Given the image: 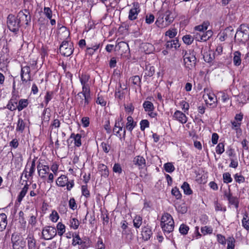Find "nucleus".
Returning a JSON list of instances; mask_svg holds the SVG:
<instances>
[{
  "mask_svg": "<svg viewBox=\"0 0 249 249\" xmlns=\"http://www.w3.org/2000/svg\"><path fill=\"white\" fill-rule=\"evenodd\" d=\"M233 62L235 66H238L241 63V53L239 51H235L233 53Z\"/></svg>",
  "mask_w": 249,
  "mask_h": 249,
  "instance_id": "nucleus-22",
  "label": "nucleus"
},
{
  "mask_svg": "<svg viewBox=\"0 0 249 249\" xmlns=\"http://www.w3.org/2000/svg\"><path fill=\"white\" fill-rule=\"evenodd\" d=\"M7 108L11 111L18 109V105L16 100L12 98L7 104Z\"/></svg>",
  "mask_w": 249,
  "mask_h": 249,
  "instance_id": "nucleus-28",
  "label": "nucleus"
},
{
  "mask_svg": "<svg viewBox=\"0 0 249 249\" xmlns=\"http://www.w3.org/2000/svg\"><path fill=\"white\" fill-rule=\"evenodd\" d=\"M206 104L209 105L212 107L217 106V98L215 95L212 92H209L203 95Z\"/></svg>",
  "mask_w": 249,
  "mask_h": 249,
  "instance_id": "nucleus-8",
  "label": "nucleus"
},
{
  "mask_svg": "<svg viewBox=\"0 0 249 249\" xmlns=\"http://www.w3.org/2000/svg\"><path fill=\"white\" fill-rule=\"evenodd\" d=\"M7 224V216L4 213L0 214V231H3Z\"/></svg>",
  "mask_w": 249,
  "mask_h": 249,
  "instance_id": "nucleus-21",
  "label": "nucleus"
},
{
  "mask_svg": "<svg viewBox=\"0 0 249 249\" xmlns=\"http://www.w3.org/2000/svg\"><path fill=\"white\" fill-rule=\"evenodd\" d=\"M172 194L177 199H180L182 196L178 189L177 187H175L172 189Z\"/></svg>",
  "mask_w": 249,
  "mask_h": 249,
  "instance_id": "nucleus-44",
  "label": "nucleus"
},
{
  "mask_svg": "<svg viewBox=\"0 0 249 249\" xmlns=\"http://www.w3.org/2000/svg\"><path fill=\"white\" fill-rule=\"evenodd\" d=\"M133 162L140 169H143L146 167V160L142 156H137L135 157L133 159Z\"/></svg>",
  "mask_w": 249,
  "mask_h": 249,
  "instance_id": "nucleus-13",
  "label": "nucleus"
},
{
  "mask_svg": "<svg viewBox=\"0 0 249 249\" xmlns=\"http://www.w3.org/2000/svg\"><path fill=\"white\" fill-rule=\"evenodd\" d=\"M223 181L224 183H228L231 182L232 180L229 173H225L223 175Z\"/></svg>",
  "mask_w": 249,
  "mask_h": 249,
  "instance_id": "nucleus-47",
  "label": "nucleus"
},
{
  "mask_svg": "<svg viewBox=\"0 0 249 249\" xmlns=\"http://www.w3.org/2000/svg\"><path fill=\"white\" fill-rule=\"evenodd\" d=\"M182 39L185 44L190 45L193 42L194 38L191 35H186L183 37Z\"/></svg>",
  "mask_w": 249,
  "mask_h": 249,
  "instance_id": "nucleus-40",
  "label": "nucleus"
},
{
  "mask_svg": "<svg viewBox=\"0 0 249 249\" xmlns=\"http://www.w3.org/2000/svg\"><path fill=\"white\" fill-rule=\"evenodd\" d=\"M177 29L175 28H172L166 32L165 36H169L170 38H173L177 35Z\"/></svg>",
  "mask_w": 249,
  "mask_h": 249,
  "instance_id": "nucleus-38",
  "label": "nucleus"
},
{
  "mask_svg": "<svg viewBox=\"0 0 249 249\" xmlns=\"http://www.w3.org/2000/svg\"><path fill=\"white\" fill-rule=\"evenodd\" d=\"M61 54L64 56H69L73 52V49L71 43L68 41H63L59 47Z\"/></svg>",
  "mask_w": 249,
  "mask_h": 249,
  "instance_id": "nucleus-6",
  "label": "nucleus"
},
{
  "mask_svg": "<svg viewBox=\"0 0 249 249\" xmlns=\"http://www.w3.org/2000/svg\"><path fill=\"white\" fill-rule=\"evenodd\" d=\"M234 179L235 181L239 183H243L245 182V178L243 176L238 175V174H236L234 175Z\"/></svg>",
  "mask_w": 249,
  "mask_h": 249,
  "instance_id": "nucleus-55",
  "label": "nucleus"
},
{
  "mask_svg": "<svg viewBox=\"0 0 249 249\" xmlns=\"http://www.w3.org/2000/svg\"><path fill=\"white\" fill-rule=\"evenodd\" d=\"M184 65L185 68L192 70L196 66V53L192 51H186L183 54Z\"/></svg>",
  "mask_w": 249,
  "mask_h": 249,
  "instance_id": "nucleus-5",
  "label": "nucleus"
},
{
  "mask_svg": "<svg viewBox=\"0 0 249 249\" xmlns=\"http://www.w3.org/2000/svg\"><path fill=\"white\" fill-rule=\"evenodd\" d=\"M173 117L182 124H185L187 121V118L185 114L179 110H177L174 113Z\"/></svg>",
  "mask_w": 249,
  "mask_h": 249,
  "instance_id": "nucleus-17",
  "label": "nucleus"
},
{
  "mask_svg": "<svg viewBox=\"0 0 249 249\" xmlns=\"http://www.w3.org/2000/svg\"><path fill=\"white\" fill-rule=\"evenodd\" d=\"M28 104V100L27 99H21L19 100L18 104V110L21 111L23 108L26 107Z\"/></svg>",
  "mask_w": 249,
  "mask_h": 249,
  "instance_id": "nucleus-36",
  "label": "nucleus"
},
{
  "mask_svg": "<svg viewBox=\"0 0 249 249\" xmlns=\"http://www.w3.org/2000/svg\"><path fill=\"white\" fill-rule=\"evenodd\" d=\"M141 129L144 130L145 128L148 127L149 126V122L147 120H142L140 122Z\"/></svg>",
  "mask_w": 249,
  "mask_h": 249,
  "instance_id": "nucleus-54",
  "label": "nucleus"
},
{
  "mask_svg": "<svg viewBox=\"0 0 249 249\" xmlns=\"http://www.w3.org/2000/svg\"><path fill=\"white\" fill-rule=\"evenodd\" d=\"M242 225L247 230H249V220L246 217H244L242 219Z\"/></svg>",
  "mask_w": 249,
  "mask_h": 249,
  "instance_id": "nucleus-62",
  "label": "nucleus"
},
{
  "mask_svg": "<svg viewBox=\"0 0 249 249\" xmlns=\"http://www.w3.org/2000/svg\"><path fill=\"white\" fill-rule=\"evenodd\" d=\"M142 222V219L140 215L136 216L133 219V225L136 228H139Z\"/></svg>",
  "mask_w": 249,
  "mask_h": 249,
  "instance_id": "nucleus-33",
  "label": "nucleus"
},
{
  "mask_svg": "<svg viewBox=\"0 0 249 249\" xmlns=\"http://www.w3.org/2000/svg\"><path fill=\"white\" fill-rule=\"evenodd\" d=\"M176 209L178 212L181 213H185L187 211V208L184 203L176 206Z\"/></svg>",
  "mask_w": 249,
  "mask_h": 249,
  "instance_id": "nucleus-37",
  "label": "nucleus"
},
{
  "mask_svg": "<svg viewBox=\"0 0 249 249\" xmlns=\"http://www.w3.org/2000/svg\"><path fill=\"white\" fill-rule=\"evenodd\" d=\"M124 108L126 112L128 114H132L134 109V107L132 104H129L128 105H124Z\"/></svg>",
  "mask_w": 249,
  "mask_h": 249,
  "instance_id": "nucleus-49",
  "label": "nucleus"
},
{
  "mask_svg": "<svg viewBox=\"0 0 249 249\" xmlns=\"http://www.w3.org/2000/svg\"><path fill=\"white\" fill-rule=\"evenodd\" d=\"M189 230V228L188 226L185 224H181L179 227V232L184 235L186 234Z\"/></svg>",
  "mask_w": 249,
  "mask_h": 249,
  "instance_id": "nucleus-43",
  "label": "nucleus"
},
{
  "mask_svg": "<svg viewBox=\"0 0 249 249\" xmlns=\"http://www.w3.org/2000/svg\"><path fill=\"white\" fill-rule=\"evenodd\" d=\"M85 243V242H83V241L82 240V239L80 238L78 235H76L75 236L73 237L72 243L73 246H75L77 245H82L83 244H84Z\"/></svg>",
  "mask_w": 249,
  "mask_h": 249,
  "instance_id": "nucleus-35",
  "label": "nucleus"
},
{
  "mask_svg": "<svg viewBox=\"0 0 249 249\" xmlns=\"http://www.w3.org/2000/svg\"><path fill=\"white\" fill-rule=\"evenodd\" d=\"M181 188L183 190V192L185 194L187 195H190L192 194L193 192L191 189L189 184L184 182L181 186Z\"/></svg>",
  "mask_w": 249,
  "mask_h": 249,
  "instance_id": "nucleus-30",
  "label": "nucleus"
},
{
  "mask_svg": "<svg viewBox=\"0 0 249 249\" xmlns=\"http://www.w3.org/2000/svg\"><path fill=\"white\" fill-rule=\"evenodd\" d=\"M70 207L72 209L75 210L77 208L75 200L73 198H71L69 202Z\"/></svg>",
  "mask_w": 249,
  "mask_h": 249,
  "instance_id": "nucleus-60",
  "label": "nucleus"
},
{
  "mask_svg": "<svg viewBox=\"0 0 249 249\" xmlns=\"http://www.w3.org/2000/svg\"><path fill=\"white\" fill-rule=\"evenodd\" d=\"M79 222L76 218L71 217L69 220V226L71 229L76 230L79 225Z\"/></svg>",
  "mask_w": 249,
  "mask_h": 249,
  "instance_id": "nucleus-29",
  "label": "nucleus"
},
{
  "mask_svg": "<svg viewBox=\"0 0 249 249\" xmlns=\"http://www.w3.org/2000/svg\"><path fill=\"white\" fill-rule=\"evenodd\" d=\"M234 38L239 44L245 43L249 39V27L245 25H241L237 30Z\"/></svg>",
  "mask_w": 249,
  "mask_h": 249,
  "instance_id": "nucleus-3",
  "label": "nucleus"
},
{
  "mask_svg": "<svg viewBox=\"0 0 249 249\" xmlns=\"http://www.w3.org/2000/svg\"><path fill=\"white\" fill-rule=\"evenodd\" d=\"M202 33L195 31L193 33V38L194 39H196V41H201Z\"/></svg>",
  "mask_w": 249,
  "mask_h": 249,
  "instance_id": "nucleus-61",
  "label": "nucleus"
},
{
  "mask_svg": "<svg viewBox=\"0 0 249 249\" xmlns=\"http://www.w3.org/2000/svg\"><path fill=\"white\" fill-rule=\"evenodd\" d=\"M70 138L74 139V144L76 146L79 147L81 145V135L80 134L72 133Z\"/></svg>",
  "mask_w": 249,
  "mask_h": 249,
  "instance_id": "nucleus-26",
  "label": "nucleus"
},
{
  "mask_svg": "<svg viewBox=\"0 0 249 249\" xmlns=\"http://www.w3.org/2000/svg\"><path fill=\"white\" fill-rule=\"evenodd\" d=\"M13 249H26V242L24 240H18L13 244Z\"/></svg>",
  "mask_w": 249,
  "mask_h": 249,
  "instance_id": "nucleus-20",
  "label": "nucleus"
},
{
  "mask_svg": "<svg viewBox=\"0 0 249 249\" xmlns=\"http://www.w3.org/2000/svg\"><path fill=\"white\" fill-rule=\"evenodd\" d=\"M21 77L23 82L30 83L31 79L30 68L29 66L22 67Z\"/></svg>",
  "mask_w": 249,
  "mask_h": 249,
  "instance_id": "nucleus-9",
  "label": "nucleus"
},
{
  "mask_svg": "<svg viewBox=\"0 0 249 249\" xmlns=\"http://www.w3.org/2000/svg\"><path fill=\"white\" fill-rule=\"evenodd\" d=\"M80 94H82L84 99H82L81 101V104L83 105L84 107H86L89 103V101L90 99V90H86L82 91V92L79 93L78 95H79Z\"/></svg>",
  "mask_w": 249,
  "mask_h": 249,
  "instance_id": "nucleus-19",
  "label": "nucleus"
},
{
  "mask_svg": "<svg viewBox=\"0 0 249 249\" xmlns=\"http://www.w3.org/2000/svg\"><path fill=\"white\" fill-rule=\"evenodd\" d=\"M123 119H124V113H121L120 114V116L117 119H116V120L115 121V124H116L118 125H124V123L123 121Z\"/></svg>",
  "mask_w": 249,
  "mask_h": 249,
  "instance_id": "nucleus-52",
  "label": "nucleus"
},
{
  "mask_svg": "<svg viewBox=\"0 0 249 249\" xmlns=\"http://www.w3.org/2000/svg\"><path fill=\"white\" fill-rule=\"evenodd\" d=\"M28 185L27 183L25 185L24 187L23 188L22 190L21 191L19 195L18 196V202H20L22 200L23 198L25 196L28 188L27 187Z\"/></svg>",
  "mask_w": 249,
  "mask_h": 249,
  "instance_id": "nucleus-31",
  "label": "nucleus"
},
{
  "mask_svg": "<svg viewBox=\"0 0 249 249\" xmlns=\"http://www.w3.org/2000/svg\"><path fill=\"white\" fill-rule=\"evenodd\" d=\"M123 126L124 125H118L116 124H115V125H114V128H113V132L116 133V134L117 135L119 136V137L121 136V135L120 133V132L121 131L123 130Z\"/></svg>",
  "mask_w": 249,
  "mask_h": 249,
  "instance_id": "nucleus-42",
  "label": "nucleus"
},
{
  "mask_svg": "<svg viewBox=\"0 0 249 249\" xmlns=\"http://www.w3.org/2000/svg\"><path fill=\"white\" fill-rule=\"evenodd\" d=\"M165 46L167 49H177L179 47L180 45L178 40L174 39L171 41H167Z\"/></svg>",
  "mask_w": 249,
  "mask_h": 249,
  "instance_id": "nucleus-24",
  "label": "nucleus"
},
{
  "mask_svg": "<svg viewBox=\"0 0 249 249\" xmlns=\"http://www.w3.org/2000/svg\"><path fill=\"white\" fill-rule=\"evenodd\" d=\"M68 178L66 176L64 175L59 177L56 181L57 185L64 187L67 184Z\"/></svg>",
  "mask_w": 249,
  "mask_h": 249,
  "instance_id": "nucleus-27",
  "label": "nucleus"
},
{
  "mask_svg": "<svg viewBox=\"0 0 249 249\" xmlns=\"http://www.w3.org/2000/svg\"><path fill=\"white\" fill-rule=\"evenodd\" d=\"M201 231L204 234H211L213 232V229L208 226H204L201 228Z\"/></svg>",
  "mask_w": 249,
  "mask_h": 249,
  "instance_id": "nucleus-45",
  "label": "nucleus"
},
{
  "mask_svg": "<svg viewBox=\"0 0 249 249\" xmlns=\"http://www.w3.org/2000/svg\"><path fill=\"white\" fill-rule=\"evenodd\" d=\"M57 230L58 234L59 236H62L63 233L65 232V226L61 222H59L57 224Z\"/></svg>",
  "mask_w": 249,
  "mask_h": 249,
  "instance_id": "nucleus-34",
  "label": "nucleus"
},
{
  "mask_svg": "<svg viewBox=\"0 0 249 249\" xmlns=\"http://www.w3.org/2000/svg\"><path fill=\"white\" fill-rule=\"evenodd\" d=\"M224 196L228 200L229 203L231 205H234L236 207H238V200L236 197L232 196L230 192V189H229L228 191H224Z\"/></svg>",
  "mask_w": 249,
  "mask_h": 249,
  "instance_id": "nucleus-15",
  "label": "nucleus"
},
{
  "mask_svg": "<svg viewBox=\"0 0 249 249\" xmlns=\"http://www.w3.org/2000/svg\"><path fill=\"white\" fill-rule=\"evenodd\" d=\"M89 76L87 74H82L80 77V80L82 85V91L90 90L88 84Z\"/></svg>",
  "mask_w": 249,
  "mask_h": 249,
  "instance_id": "nucleus-16",
  "label": "nucleus"
},
{
  "mask_svg": "<svg viewBox=\"0 0 249 249\" xmlns=\"http://www.w3.org/2000/svg\"><path fill=\"white\" fill-rule=\"evenodd\" d=\"M224 144L222 142L219 143L216 147V152L218 154H221L224 152Z\"/></svg>",
  "mask_w": 249,
  "mask_h": 249,
  "instance_id": "nucleus-46",
  "label": "nucleus"
},
{
  "mask_svg": "<svg viewBox=\"0 0 249 249\" xmlns=\"http://www.w3.org/2000/svg\"><path fill=\"white\" fill-rule=\"evenodd\" d=\"M164 169L168 173L173 172L175 170V167L171 162H168L164 165Z\"/></svg>",
  "mask_w": 249,
  "mask_h": 249,
  "instance_id": "nucleus-39",
  "label": "nucleus"
},
{
  "mask_svg": "<svg viewBox=\"0 0 249 249\" xmlns=\"http://www.w3.org/2000/svg\"><path fill=\"white\" fill-rule=\"evenodd\" d=\"M136 125V122H134L133 118L130 115L128 116L127 117V123L125 125V128H124L123 129V137H124L125 136V128L130 132H131Z\"/></svg>",
  "mask_w": 249,
  "mask_h": 249,
  "instance_id": "nucleus-10",
  "label": "nucleus"
},
{
  "mask_svg": "<svg viewBox=\"0 0 249 249\" xmlns=\"http://www.w3.org/2000/svg\"><path fill=\"white\" fill-rule=\"evenodd\" d=\"M161 227L164 232L170 233L174 228V222L172 216L168 213L163 214L161 219Z\"/></svg>",
  "mask_w": 249,
  "mask_h": 249,
  "instance_id": "nucleus-4",
  "label": "nucleus"
},
{
  "mask_svg": "<svg viewBox=\"0 0 249 249\" xmlns=\"http://www.w3.org/2000/svg\"><path fill=\"white\" fill-rule=\"evenodd\" d=\"M82 192L83 196L86 197H88L90 196L89 192L88 190L87 186L86 185H83L82 186Z\"/></svg>",
  "mask_w": 249,
  "mask_h": 249,
  "instance_id": "nucleus-57",
  "label": "nucleus"
},
{
  "mask_svg": "<svg viewBox=\"0 0 249 249\" xmlns=\"http://www.w3.org/2000/svg\"><path fill=\"white\" fill-rule=\"evenodd\" d=\"M59 217V215L55 211H53L50 215L51 220L53 222H56L58 220Z\"/></svg>",
  "mask_w": 249,
  "mask_h": 249,
  "instance_id": "nucleus-48",
  "label": "nucleus"
},
{
  "mask_svg": "<svg viewBox=\"0 0 249 249\" xmlns=\"http://www.w3.org/2000/svg\"><path fill=\"white\" fill-rule=\"evenodd\" d=\"M24 128L25 123L22 119H19L18 122L16 130L17 131L22 132L24 130Z\"/></svg>",
  "mask_w": 249,
  "mask_h": 249,
  "instance_id": "nucleus-41",
  "label": "nucleus"
},
{
  "mask_svg": "<svg viewBox=\"0 0 249 249\" xmlns=\"http://www.w3.org/2000/svg\"><path fill=\"white\" fill-rule=\"evenodd\" d=\"M158 14L159 16L155 23L159 28H165L169 26L174 20V18L171 17V12L169 10H167L164 14L160 12Z\"/></svg>",
  "mask_w": 249,
  "mask_h": 249,
  "instance_id": "nucleus-2",
  "label": "nucleus"
},
{
  "mask_svg": "<svg viewBox=\"0 0 249 249\" xmlns=\"http://www.w3.org/2000/svg\"><path fill=\"white\" fill-rule=\"evenodd\" d=\"M44 13L48 19H51L52 17V11L49 7L44 8Z\"/></svg>",
  "mask_w": 249,
  "mask_h": 249,
  "instance_id": "nucleus-53",
  "label": "nucleus"
},
{
  "mask_svg": "<svg viewBox=\"0 0 249 249\" xmlns=\"http://www.w3.org/2000/svg\"><path fill=\"white\" fill-rule=\"evenodd\" d=\"M219 138V136L217 133H214L212 135V142L213 144H215L217 143V141Z\"/></svg>",
  "mask_w": 249,
  "mask_h": 249,
  "instance_id": "nucleus-64",
  "label": "nucleus"
},
{
  "mask_svg": "<svg viewBox=\"0 0 249 249\" xmlns=\"http://www.w3.org/2000/svg\"><path fill=\"white\" fill-rule=\"evenodd\" d=\"M155 19V17L153 14L147 15L145 17V22L150 24L153 23Z\"/></svg>",
  "mask_w": 249,
  "mask_h": 249,
  "instance_id": "nucleus-50",
  "label": "nucleus"
},
{
  "mask_svg": "<svg viewBox=\"0 0 249 249\" xmlns=\"http://www.w3.org/2000/svg\"><path fill=\"white\" fill-rule=\"evenodd\" d=\"M116 47L118 48L119 50L122 53H126L129 50L128 44L123 41L119 42Z\"/></svg>",
  "mask_w": 249,
  "mask_h": 249,
  "instance_id": "nucleus-25",
  "label": "nucleus"
},
{
  "mask_svg": "<svg viewBox=\"0 0 249 249\" xmlns=\"http://www.w3.org/2000/svg\"><path fill=\"white\" fill-rule=\"evenodd\" d=\"M143 107L145 111L150 112L154 109L153 104L150 101H145L143 104Z\"/></svg>",
  "mask_w": 249,
  "mask_h": 249,
  "instance_id": "nucleus-32",
  "label": "nucleus"
},
{
  "mask_svg": "<svg viewBox=\"0 0 249 249\" xmlns=\"http://www.w3.org/2000/svg\"><path fill=\"white\" fill-rule=\"evenodd\" d=\"M113 171L115 173L120 174L122 173V170L120 164L115 163L113 167Z\"/></svg>",
  "mask_w": 249,
  "mask_h": 249,
  "instance_id": "nucleus-58",
  "label": "nucleus"
},
{
  "mask_svg": "<svg viewBox=\"0 0 249 249\" xmlns=\"http://www.w3.org/2000/svg\"><path fill=\"white\" fill-rule=\"evenodd\" d=\"M31 16L28 10L24 9L18 12L17 17L13 15H9L7 17V26L10 31L17 32L20 27L21 20L25 19L26 24H28V20H30Z\"/></svg>",
  "mask_w": 249,
  "mask_h": 249,
  "instance_id": "nucleus-1",
  "label": "nucleus"
},
{
  "mask_svg": "<svg viewBox=\"0 0 249 249\" xmlns=\"http://www.w3.org/2000/svg\"><path fill=\"white\" fill-rule=\"evenodd\" d=\"M209 25V22L208 21L204 22L202 24L195 27V31L203 33L204 31L208 29Z\"/></svg>",
  "mask_w": 249,
  "mask_h": 249,
  "instance_id": "nucleus-23",
  "label": "nucleus"
},
{
  "mask_svg": "<svg viewBox=\"0 0 249 249\" xmlns=\"http://www.w3.org/2000/svg\"><path fill=\"white\" fill-rule=\"evenodd\" d=\"M139 5L138 3L133 4V7L132 8L129 12L128 18L131 20H135L137 18L138 15L140 12Z\"/></svg>",
  "mask_w": 249,
  "mask_h": 249,
  "instance_id": "nucleus-12",
  "label": "nucleus"
},
{
  "mask_svg": "<svg viewBox=\"0 0 249 249\" xmlns=\"http://www.w3.org/2000/svg\"><path fill=\"white\" fill-rule=\"evenodd\" d=\"M146 70H149V71L145 73L147 76H152L155 72V69L153 66H147Z\"/></svg>",
  "mask_w": 249,
  "mask_h": 249,
  "instance_id": "nucleus-56",
  "label": "nucleus"
},
{
  "mask_svg": "<svg viewBox=\"0 0 249 249\" xmlns=\"http://www.w3.org/2000/svg\"><path fill=\"white\" fill-rule=\"evenodd\" d=\"M151 228L148 226L143 227L141 231V238L144 241L149 240L152 235Z\"/></svg>",
  "mask_w": 249,
  "mask_h": 249,
  "instance_id": "nucleus-11",
  "label": "nucleus"
},
{
  "mask_svg": "<svg viewBox=\"0 0 249 249\" xmlns=\"http://www.w3.org/2000/svg\"><path fill=\"white\" fill-rule=\"evenodd\" d=\"M30 165L29 164H27L25 170L22 173L21 176V179L23 181V182L25 181L26 182V184L27 183V179L28 180V181L29 182L30 184H28V185H30V184L31 183V182L30 180H29V178L31 177V166L29 167Z\"/></svg>",
  "mask_w": 249,
  "mask_h": 249,
  "instance_id": "nucleus-14",
  "label": "nucleus"
},
{
  "mask_svg": "<svg viewBox=\"0 0 249 249\" xmlns=\"http://www.w3.org/2000/svg\"><path fill=\"white\" fill-rule=\"evenodd\" d=\"M180 105L181 106L182 109L185 112L186 111H187L189 108V105L188 103L184 101H182Z\"/></svg>",
  "mask_w": 249,
  "mask_h": 249,
  "instance_id": "nucleus-63",
  "label": "nucleus"
},
{
  "mask_svg": "<svg viewBox=\"0 0 249 249\" xmlns=\"http://www.w3.org/2000/svg\"><path fill=\"white\" fill-rule=\"evenodd\" d=\"M37 170L39 176L41 178H44L45 175L48 173L49 171V167L48 166L39 163L37 165Z\"/></svg>",
  "mask_w": 249,
  "mask_h": 249,
  "instance_id": "nucleus-18",
  "label": "nucleus"
},
{
  "mask_svg": "<svg viewBox=\"0 0 249 249\" xmlns=\"http://www.w3.org/2000/svg\"><path fill=\"white\" fill-rule=\"evenodd\" d=\"M101 146L103 149V150L106 153H107L110 150V147L109 145L105 142L101 143Z\"/></svg>",
  "mask_w": 249,
  "mask_h": 249,
  "instance_id": "nucleus-59",
  "label": "nucleus"
},
{
  "mask_svg": "<svg viewBox=\"0 0 249 249\" xmlns=\"http://www.w3.org/2000/svg\"><path fill=\"white\" fill-rule=\"evenodd\" d=\"M131 80L134 85L139 86L141 83V79L139 76L135 75L131 78Z\"/></svg>",
  "mask_w": 249,
  "mask_h": 249,
  "instance_id": "nucleus-51",
  "label": "nucleus"
},
{
  "mask_svg": "<svg viewBox=\"0 0 249 249\" xmlns=\"http://www.w3.org/2000/svg\"><path fill=\"white\" fill-rule=\"evenodd\" d=\"M42 234L44 239L50 240L56 235V230L53 227L47 226L43 230Z\"/></svg>",
  "mask_w": 249,
  "mask_h": 249,
  "instance_id": "nucleus-7",
  "label": "nucleus"
}]
</instances>
